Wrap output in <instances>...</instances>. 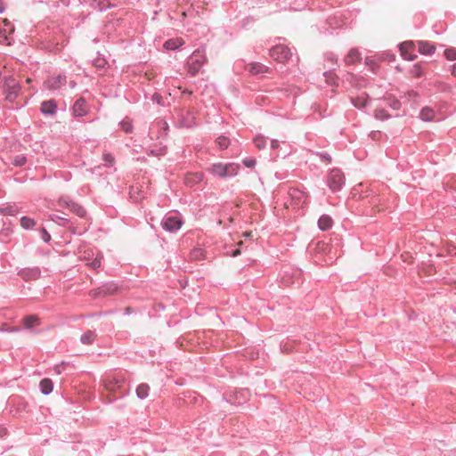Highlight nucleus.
<instances>
[{
	"label": "nucleus",
	"mask_w": 456,
	"mask_h": 456,
	"mask_svg": "<svg viewBox=\"0 0 456 456\" xmlns=\"http://www.w3.org/2000/svg\"><path fill=\"white\" fill-rule=\"evenodd\" d=\"M27 163V158L23 155H17L13 158L12 164L15 167H22Z\"/></svg>",
	"instance_id": "obj_34"
},
{
	"label": "nucleus",
	"mask_w": 456,
	"mask_h": 456,
	"mask_svg": "<svg viewBox=\"0 0 456 456\" xmlns=\"http://www.w3.org/2000/svg\"><path fill=\"white\" fill-rule=\"evenodd\" d=\"M49 217H50V220L58 224L59 225L66 227V228H70L71 223L69 219L62 217L56 214H52V215H50Z\"/></svg>",
	"instance_id": "obj_25"
},
{
	"label": "nucleus",
	"mask_w": 456,
	"mask_h": 456,
	"mask_svg": "<svg viewBox=\"0 0 456 456\" xmlns=\"http://www.w3.org/2000/svg\"><path fill=\"white\" fill-rule=\"evenodd\" d=\"M58 205L60 207L68 208L72 213L77 215L78 217H85L86 216V210L83 206L68 199L67 197H61L58 200Z\"/></svg>",
	"instance_id": "obj_6"
},
{
	"label": "nucleus",
	"mask_w": 456,
	"mask_h": 456,
	"mask_svg": "<svg viewBox=\"0 0 456 456\" xmlns=\"http://www.w3.org/2000/svg\"><path fill=\"white\" fill-rule=\"evenodd\" d=\"M327 60L330 61L332 62L335 61H336L335 55L333 53L327 54Z\"/></svg>",
	"instance_id": "obj_47"
},
{
	"label": "nucleus",
	"mask_w": 456,
	"mask_h": 456,
	"mask_svg": "<svg viewBox=\"0 0 456 456\" xmlns=\"http://www.w3.org/2000/svg\"><path fill=\"white\" fill-rule=\"evenodd\" d=\"M352 104L357 109H363L369 103V96L366 94H362L351 99Z\"/></svg>",
	"instance_id": "obj_17"
},
{
	"label": "nucleus",
	"mask_w": 456,
	"mask_h": 456,
	"mask_svg": "<svg viewBox=\"0 0 456 456\" xmlns=\"http://www.w3.org/2000/svg\"><path fill=\"white\" fill-rule=\"evenodd\" d=\"M72 110L75 117L80 118L86 116L87 114L86 101L83 97L78 98L75 102Z\"/></svg>",
	"instance_id": "obj_12"
},
{
	"label": "nucleus",
	"mask_w": 456,
	"mask_h": 456,
	"mask_svg": "<svg viewBox=\"0 0 456 456\" xmlns=\"http://www.w3.org/2000/svg\"><path fill=\"white\" fill-rule=\"evenodd\" d=\"M444 57L448 61H455L456 60V49L455 48H448L444 50Z\"/></svg>",
	"instance_id": "obj_35"
},
{
	"label": "nucleus",
	"mask_w": 456,
	"mask_h": 456,
	"mask_svg": "<svg viewBox=\"0 0 456 456\" xmlns=\"http://www.w3.org/2000/svg\"><path fill=\"white\" fill-rule=\"evenodd\" d=\"M204 175L200 172L189 173L185 175L184 183L189 187H193L203 180Z\"/></svg>",
	"instance_id": "obj_14"
},
{
	"label": "nucleus",
	"mask_w": 456,
	"mask_h": 456,
	"mask_svg": "<svg viewBox=\"0 0 456 456\" xmlns=\"http://www.w3.org/2000/svg\"><path fill=\"white\" fill-rule=\"evenodd\" d=\"M418 49L421 54L431 55L435 53L436 47L434 45L427 41H418Z\"/></svg>",
	"instance_id": "obj_16"
},
{
	"label": "nucleus",
	"mask_w": 456,
	"mask_h": 456,
	"mask_svg": "<svg viewBox=\"0 0 456 456\" xmlns=\"http://www.w3.org/2000/svg\"><path fill=\"white\" fill-rule=\"evenodd\" d=\"M279 147H280V142H279L278 140H276V139H273V140L271 141V148H272L273 150H276V149H278Z\"/></svg>",
	"instance_id": "obj_44"
},
{
	"label": "nucleus",
	"mask_w": 456,
	"mask_h": 456,
	"mask_svg": "<svg viewBox=\"0 0 456 456\" xmlns=\"http://www.w3.org/2000/svg\"><path fill=\"white\" fill-rule=\"evenodd\" d=\"M206 61L205 52L200 49L195 50L187 60L188 73L192 77L196 76Z\"/></svg>",
	"instance_id": "obj_2"
},
{
	"label": "nucleus",
	"mask_w": 456,
	"mask_h": 456,
	"mask_svg": "<svg viewBox=\"0 0 456 456\" xmlns=\"http://www.w3.org/2000/svg\"><path fill=\"white\" fill-rule=\"evenodd\" d=\"M41 393L43 395H49L53 389V381L50 379H43L39 384Z\"/></svg>",
	"instance_id": "obj_22"
},
{
	"label": "nucleus",
	"mask_w": 456,
	"mask_h": 456,
	"mask_svg": "<svg viewBox=\"0 0 456 456\" xmlns=\"http://www.w3.org/2000/svg\"><path fill=\"white\" fill-rule=\"evenodd\" d=\"M4 9H5L4 3L3 2V0H0V13L4 12Z\"/></svg>",
	"instance_id": "obj_49"
},
{
	"label": "nucleus",
	"mask_w": 456,
	"mask_h": 456,
	"mask_svg": "<svg viewBox=\"0 0 456 456\" xmlns=\"http://www.w3.org/2000/svg\"><path fill=\"white\" fill-rule=\"evenodd\" d=\"M8 36L5 29L0 28V43L7 41Z\"/></svg>",
	"instance_id": "obj_42"
},
{
	"label": "nucleus",
	"mask_w": 456,
	"mask_h": 456,
	"mask_svg": "<svg viewBox=\"0 0 456 456\" xmlns=\"http://www.w3.org/2000/svg\"><path fill=\"white\" fill-rule=\"evenodd\" d=\"M21 86L20 83L12 76L4 77L3 82V91L5 94V100L13 102L20 95Z\"/></svg>",
	"instance_id": "obj_3"
},
{
	"label": "nucleus",
	"mask_w": 456,
	"mask_h": 456,
	"mask_svg": "<svg viewBox=\"0 0 456 456\" xmlns=\"http://www.w3.org/2000/svg\"><path fill=\"white\" fill-rule=\"evenodd\" d=\"M208 171L213 176L221 179H227L236 176L240 171V165L237 163H213Z\"/></svg>",
	"instance_id": "obj_1"
},
{
	"label": "nucleus",
	"mask_w": 456,
	"mask_h": 456,
	"mask_svg": "<svg viewBox=\"0 0 456 456\" xmlns=\"http://www.w3.org/2000/svg\"><path fill=\"white\" fill-rule=\"evenodd\" d=\"M130 312H131L130 307L126 308V311H125V314H130Z\"/></svg>",
	"instance_id": "obj_53"
},
{
	"label": "nucleus",
	"mask_w": 456,
	"mask_h": 456,
	"mask_svg": "<svg viewBox=\"0 0 456 456\" xmlns=\"http://www.w3.org/2000/svg\"><path fill=\"white\" fill-rule=\"evenodd\" d=\"M360 53L357 49L353 48L349 51L347 55L345 57V62L346 65L354 64V62L360 61Z\"/></svg>",
	"instance_id": "obj_20"
},
{
	"label": "nucleus",
	"mask_w": 456,
	"mask_h": 456,
	"mask_svg": "<svg viewBox=\"0 0 456 456\" xmlns=\"http://www.w3.org/2000/svg\"><path fill=\"white\" fill-rule=\"evenodd\" d=\"M327 185L332 191H338L345 184V176L338 168L330 170L326 180Z\"/></svg>",
	"instance_id": "obj_4"
},
{
	"label": "nucleus",
	"mask_w": 456,
	"mask_h": 456,
	"mask_svg": "<svg viewBox=\"0 0 456 456\" xmlns=\"http://www.w3.org/2000/svg\"><path fill=\"white\" fill-rule=\"evenodd\" d=\"M408 95H409V97H411V96H416V95H417V94H416V92H414V91H410V92L408 93Z\"/></svg>",
	"instance_id": "obj_51"
},
{
	"label": "nucleus",
	"mask_w": 456,
	"mask_h": 456,
	"mask_svg": "<svg viewBox=\"0 0 456 456\" xmlns=\"http://www.w3.org/2000/svg\"><path fill=\"white\" fill-rule=\"evenodd\" d=\"M117 289V287L115 284H108L106 285V290L109 291V292H113Z\"/></svg>",
	"instance_id": "obj_45"
},
{
	"label": "nucleus",
	"mask_w": 456,
	"mask_h": 456,
	"mask_svg": "<svg viewBox=\"0 0 456 456\" xmlns=\"http://www.w3.org/2000/svg\"><path fill=\"white\" fill-rule=\"evenodd\" d=\"M57 103L54 100L51 99L44 101L40 106V111L46 116H53L57 112Z\"/></svg>",
	"instance_id": "obj_13"
},
{
	"label": "nucleus",
	"mask_w": 456,
	"mask_h": 456,
	"mask_svg": "<svg viewBox=\"0 0 456 456\" xmlns=\"http://www.w3.org/2000/svg\"><path fill=\"white\" fill-rule=\"evenodd\" d=\"M19 210V207L15 204L0 207V214L4 216H16Z\"/></svg>",
	"instance_id": "obj_21"
},
{
	"label": "nucleus",
	"mask_w": 456,
	"mask_h": 456,
	"mask_svg": "<svg viewBox=\"0 0 456 456\" xmlns=\"http://www.w3.org/2000/svg\"><path fill=\"white\" fill-rule=\"evenodd\" d=\"M318 155L320 156V159L322 160V161H325L326 163L330 164L331 162V156L327 153V152H322V153H318Z\"/></svg>",
	"instance_id": "obj_40"
},
{
	"label": "nucleus",
	"mask_w": 456,
	"mask_h": 456,
	"mask_svg": "<svg viewBox=\"0 0 456 456\" xmlns=\"http://www.w3.org/2000/svg\"><path fill=\"white\" fill-rule=\"evenodd\" d=\"M97 335L93 330H87L80 337V342L84 345H91L94 342Z\"/></svg>",
	"instance_id": "obj_24"
},
{
	"label": "nucleus",
	"mask_w": 456,
	"mask_h": 456,
	"mask_svg": "<svg viewBox=\"0 0 456 456\" xmlns=\"http://www.w3.org/2000/svg\"><path fill=\"white\" fill-rule=\"evenodd\" d=\"M387 105L394 110H400L402 104L399 100L389 98L387 100Z\"/></svg>",
	"instance_id": "obj_33"
},
{
	"label": "nucleus",
	"mask_w": 456,
	"mask_h": 456,
	"mask_svg": "<svg viewBox=\"0 0 456 456\" xmlns=\"http://www.w3.org/2000/svg\"><path fill=\"white\" fill-rule=\"evenodd\" d=\"M374 117L379 120H387L391 118V115L384 108H380L375 110Z\"/></svg>",
	"instance_id": "obj_30"
},
{
	"label": "nucleus",
	"mask_w": 456,
	"mask_h": 456,
	"mask_svg": "<svg viewBox=\"0 0 456 456\" xmlns=\"http://www.w3.org/2000/svg\"><path fill=\"white\" fill-rule=\"evenodd\" d=\"M239 255H240V250L239 248L232 250L231 253V256L233 257L238 256Z\"/></svg>",
	"instance_id": "obj_46"
},
{
	"label": "nucleus",
	"mask_w": 456,
	"mask_h": 456,
	"mask_svg": "<svg viewBox=\"0 0 456 456\" xmlns=\"http://www.w3.org/2000/svg\"><path fill=\"white\" fill-rule=\"evenodd\" d=\"M22 322L26 329H30L38 322V318L36 315H28L24 317Z\"/></svg>",
	"instance_id": "obj_28"
},
{
	"label": "nucleus",
	"mask_w": 456,
	"mask_h": 456,
	"mask_svg": "<svg viewBox=\"0 0 456 456\" xmlns=\"http://www.w3.org/2000/svg\"><path fill=\"white\" fill-rule=\"evenodd\" d=\"M67 82V77L65 75L59 74L57 76L50 77L44 82V86L47 90L56 91L61 89L63 86H65Z\"/></svg>",
	"instance_id": "obj_7"
},
{
	"label": "nucleus",
	"mask_w": 456,
	"mask_h": 456,
	"mask_svg": "<svg viewBox=\"0 0 456 456\" xmlns=\"http://www.w3.org/2000/svg\"><path fill=\"white\" fill-rule=\"evenodd\" d=\"M324 76L327 77V81L330 84H337V81L335 77H332V73L331 72H324Z\"/></svg>",
	"instance_id": "obj_41"
},
{
	"label": "nucleus",
	"mask_w": 456,
	"mask_h": 456,
	"mask_svg": "<svg viewBox=\"0 0 456 456\" xmlns=\"http://www.w3.org/2000/svg\"><path fill=\"white\" fill-rule=\"evenodd\" d=\"M270 55L277 61L284 62L292 58L291 49L288 46L279 44L270 49Z\"/></svg>",
	"instance_id": "obj_5"
},
{
	"label": "nucleus",
	"mask_w": 456,
	"mask_h": 456,
	"mask_svg": "<svg viewBox=\"0 0 456 456\" xmlns=\"http://www.w3.org/2000/svg\"><path fill=\"white\" fill-rule=\"evenodd\" d=\"M182 224L183 221L181 218L175 216H166L161 221L162 228L168 232H177L181 228Z\"/></svg>",
	"instance_id": "obj_8"
},
{
	"label": "nucleus",
	"mask_w": 456,
	"mask_h": 456,
	"mask_svg": "<svg viewBox=\"0 0 456 456\" xmlns=\"http://www.w3.org/2000/svg\"><path fill=\"white\" fill-rule=\"evenodd\" d=\"M256 159L254 158H246L243 159V164L247 167H254L256 166Z\"/></svg>",
	"instance_id": "obj_37"
},
{
	"label": "nucleus",
	"mask_w": 456,
	"mask_h": 456,
	"mask_svg": "<svg viewBox=\"0 0 456 456\" xmlns=\"http://www.w3.org/2000/svg\"><path fill=\"white\" fill-rule=\"evenodd\" d=\"M333 221L328 215H322L318 220V226L322 231H328L331 228Z\"/></svg>",
	"instance_id": "obj_18"
},
{
	"label": "nucleus",
	"mask_w": 456,
	"mask_h": 456,
	"mask_svg": "<svg viewBox=\"0 0 456 456\" xmlns=\"http://www.w3.org/2000/svg\"><path fill=\"white\" fill-rule=\"evenodd\" d=\"M150 387L146 383H142L136 387V395L139 399L143 400L148 397Z\"/></svg>",
	"instance_id": "obj_26"
},
{
	"label": "nucleus",
	"mask_w": 456,
	"mask_h": 456,
	"mask_svg": "<svg viewBox=\"0 0 456 456\" xmlns=\"http://www.w3.org/2000/svg\"><path fill=\"white\" fill-rule=\"evenodd\" d=\"M163 125H164V128H165V129H168V125H167V122H165V121H164V122H163Z\"/></svg>",
	"instance_id": "obj_55"
},
{
	"label": "nucleus",
	"mask_w": 456,
	"mask_h": 456,
	"mask_svg": "<svg viewBox=\"0 0 456 456\" xmlns=\"http://www.w3.org/2000/svg\"><path fill=\"white\" fill-rule=\"evenodd\" d=\"M451 71L453 76H456V62L452 66Z\"/></svg>",
	"instance_id": "obj_50"
},
{
	"label": "nucleus",
	"mask_w": 456,
	"mask_h": 456,
	"mask_svg": "<svg viewBox=\"0 0 456 456\" xmlns=\"http://www.w3.org/2000/svg\"><path fill=\"white\" fill-rule=\"evenodd\" d=\"M247 69L253 75L268 72L269 68L260 62H251L247 66Z\"/></svg>",
	"instance_id": "obj_15"
},
{
	"label": "nucleus",
	"mask_w": 456,
	"mask_h": 456,
	"mask_svg": "<svg viewBox=\"0 0 456 456\" xmlns=\"http://www.w3.org/2000/svg\"><path fill=\"white\" fill-rule=\"evenodd\" d=\"M389 61H394L395 60V55L394 54H389Z\"/></svg>",
	"instance_id": "obj_54"
},
{
	"label": "nucleus",
	"mask_w": 456,
	"mask_h": 456,
	"mask_svg": "<svg viewBox=\"0 0 456 456\" xmlns=\"http://www.w3.org/2000/svg\"><path fill=\"white\" fill-rule=\"evenodd\" d=\"M216 143L221 150H225L230 145V140L226 136L221 135L217 137Z\"/></svg>",
	"instance_id": "obj_31"
},
{
	"label": "nucleus",
	"mask_w": 456,
	"mask_h": 456,
	"mask_svg": "<svg viewBox=\"0 0 456 456\" xmlns=\"http://www.w3.org/2000/svg\"><path fill=\"white\" fill-rule=\"evenodd\" d=\"M41 238L46 243L51 240V235L45 228H42L41 230Z\"/></svg>",
	"instance_id": "obj_38"
},
{
	"label": "nucleus",
	"mask_w": 456,
	"mask_h": 456,
	"mask_svg": "<svg viewBox=\"0 0 456 456\" xmlns=\"http://www.w3.org/2000/svg\"><path fill=\"white\" fill-rule=\"evenodd\" d=\"M20 225L22 228L26 230L33 229L36 225V222L34 219L28 217V216H22L20 218Z\"/></svg>",
	"instance_id": "obj_27"
},
{
	"label": "nucleus",
	"mask_w": 456,
	"mask_h": 456,
	"mask_svg": "<svg viewBox=\"0 0 456 456\" xmlns=\"http://www.w3.org/2000/svg\"><path fill=\"white\" fill-rule=\"evenodd\" d=\"M267 140H268L267 137H265L262 134H259L254 138V143L257 149L262 150L266 147Z\"/></svg>",
	"instance_id": "obj_29"
},
{
	"label": "nucleus",
	"mask_w": 456,
	"mask_h": 456,
	"mask_svg": "<svg viewBox=\"0 0 456 456\" xmlns=\"http://www.w3.org/2000/svg\"><path fill=\"white\" fill-rule=\"evenodd\" d=\"M19 275L26 281L37 280L41 275V271L38 267L24 268L19 272Z\"/></svg>",
	"instance_id": "obj_10"
},
{
	"label": "nucleus",
	"mask_w": 456,
	"mask_h": 456,
	"mask_svg": "<svg viewBox=\"0 0 456 456\" xmlns=\"http://www.w3.org/2000/svg\"><path fill=\"white\" fill-rule=\"evenodd\" d=\"M183 45V41L180 38H171L164 43V48L167 50H176Z\"/></svg>",
	"instance_id": "obj_23"
},
{
	"label": "nucleus",
	"mask_w": 456,
	"mask_h": 456,
	"mask_svg": "<svg viewBox=\"0 0 456 456\" xmlns=\"http://www.w3.org/2000/svg\"><path fill=\"white\" fill-rule=\"evenodd\" d=\"M101 264H102V256L100 257H95L91 263H90V266L93 268V269H97L101 266Z\"/></svg>",
	"instance_id": "obj_39"
},
{
	"label": "nucleus",
	"mask_w": 456,
	"mask_h": 456,
	"mask_svg": "<svg viewBox=\"0 0 456 456\" xmlns=\"http://www.w3.org/2000/svg\"><path fill=\"white\" fill-rule=\"evenodd\" d=\"M95 65H96L97 67H99V68H104V66H105V61H104V60H99V61H98V63H97V64H95Z\"/></svg>",
	"instance_id": "obj_48"
},
{
	"label": "nucleus",
	"mask_w": 456,
	"mask_h": 456,
	"mask_svg": "<svg viewBox=\"0 0 456 456\" xmlns=\"http://www.w3.org/2000/svg\"><path fill=\"white\" fill-rule=\"evenodd\" d=\"M415 44L413 42H403L399 45L401 55L404 60L413 61L416 57L411 52L414 49Z\"/></svg>",
	"instance_id": "obj_11"
},
{
	"label": "nucleus",
	"mask_w": 456,
	"mask_h": 456,
	"mask_svg": "<svg viewBox=\"0 0 456 456\" xmlns=\"http://www.w3.org/2000/svg\"><path fill=\"white\" fill-rule=\"evenodd\" d=\"M151 99H152V101H153L154 102H156V103H158V104H159V105H162V104H163V102H162V100H163V99H162L161 95H159V94H154L152 95V98H151Z\"/></svg>",
	"instance_id": "obj_43"
},
{
	"label": "nucleus",
	"mask_w": 456,
	"mask_h": 456,
	"mask_svg": "<svg viewBox=\"0 0 456 456\" xmlns=\"http://www.w3.org/2000/svg\"><path fill=\"white\" fill-rule=\"evenodd\" d=\"M435 118V111L430 107H423L419 112V118L422 121L429 122L432 121Z\"/></svg>",
	"instance_id": "obj_19"
},
{
	"label": "nucleus",
	"mask_w": 456,
	"mask_h": 456,
	"mask_svg": "<svg viewBox=\"0 0 456 456\" xmlns=\"http://www.w3.org/2000/svg\"><path fill=\"white\" fill-rule=\"evenodd\" d=\"M120 128L126 134L132 133L133 125L129 119H124L119 123Z\"/></svg>",
	"instance_id": "obj_32"
},
{
	"label": "nucleus",
	"mask_w": 456,
	"mask_h": 456,
	"mask_svg": "<svg viewBox=\"0 0 456 456\" xmlns=\"http://www.w3.org/2000/svg\"><path fill=\"white\" fill-rule=\"evenodd\" d=\"M239 393L241 395V396L243 397V400L245 401L247 399V395H244V392L240 391Z\"/></svg>",
	"instance_id": "obj_52"
},
{
	"label": "nucleus",
	"mask_w": 456,
	"mask_h": 456,
	"mask_svg": "<svg viewBox=\"0 0 456 456\" xmlns=\"http://www.w3.org/2000/svg\"><path fill=\"white\" fill-rule=\"evenodd\" d=\"M365 61H366V63H367V64H369V60H368V58H367V59H365Z\"/></svg>",
	"instance_id": "obj_56"
},
{
	"label": "nucleus",
	"mask_w": 456,
	"mask_h": 456,
	"mask_svg": "<svg viewBox=\"0 0 456 456\" xmlns=\"http://www.w3.org/2000/svg\"><path fill=\"white\" fill-rule=\"evenodd\" d=\"M103 160L105 161L106 167H112L114 164V157L110 153H106L103 155Z\"/></svg>",
	"instance_id": "obj_36"
},
{
	"label": "nucleus",
	"mask_w": 456,
	"mask_h": 456,
	"mask_svg": "<svg viewBox=\"0 0 456 456\" xmlns=\"http://www.w3.org/2000/svg\"><path fill=\"white\" fill-rule=\"evenodd\" d=\"M196 125L195 123V117L192 113L187 111V112H182L180 114V118L176 123V126L178 127H184V128H191Z\"/></svg>",
	"instance_id": "obj_9"
}]
</instances>
